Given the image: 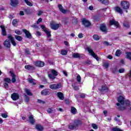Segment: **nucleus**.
I'll return each instance as SVG.
<instances>
[{"label":"nucleus","instance_id":"4d7b16f0","mask_svg":"<svg viewBox=\"0 0 131 131\" xmlns=\"http://www.w3.org/2000/svg\"><path fill=\"white\" fill-rule=\"evenodd\" d=\"M124 71H125L124 69L121 68L119 70V73H123L124 72Z\"/></svg>","mask_w":131,"mask_h":131},{"label":"nucleus","instance_id":"ddd939ff","mask_svg":"<svg viewBox=\"0 0 131 131\" xmlns=\"http://www.w3.org/2000/svg\"><path fill=\"white\" fill-rule=\"evenodd\" d=\"M100 29L102 32H104V33H107V32H108V29L105 24L100 25Z\"/></svg>","mask_w":131,"mask_h":131},{"label":"nucleus","instance_id":"680f3d73","mask_svg":"<svg viewBox=\"0 0 131 131\" xmlns=\"http://www.w3.org/2000/svg\"><path fill=\"white\" fill-rule=\"evenodd\" d=\"M80 98H81V99H84V98H85V94H81L80 95Z\"/></svg>","mask_w":131,"mask_h":131},{"label":"nucleus","instance_id":"79ce46f5","mask_svg":"<svg viewBox=\"0 0 131 131\" xmlns=\"http://www.w3.org/2000/svg\"><path fill=\"white\" fill-rule=\"evenodd\" d=\"M72 23L73 24H74V25H76V24L78 23V19L77 18H74L73 19Z\"/></svg>","mask_w":131,"mask_h":131},{"label":"nucleus","instance_id":"6e6d98bb","mask_svg":"<svg viewBox=\"0 0 131 131\" xmlns=\"http://www.w3.org/2000/svg\"><path fill=\"white\" fill-rule=\"evenodd\" d=\"M103 66L104 67H105V68L107 69V68H108L109 67V63H108L107 62H105L103 63Z\"/></svg>","mask_w":131,"mask_h":131},{"label":"nucleus","instance_id":"39448f33","mask_svg":"<svg viewBox=\"0 0 131 131\" xmlns=\"http://www.w3.org/2000/svg\"><path fill=\"white\" fill-rule=\"evenodd\" d=\"M51 73H52L53 75L52 74H48V77L50 79L54 80V79L56 78V76H57L58 75V72H57L55 70H52Z\"/></svg>","mask_w":131,"mask_h":131},{"label":"nucleus","instance_id":"aec40b11","mask_svg":"<svg viewBox=\"0 0 131 131\" xmlns=\"http://www.w3.org/2000/svg\"><path fill=\"white\" fill-rule=\"evenodd\" d=\"M74 123L76 127H77L82 124V121L80 120H75L74 121Z\"/></svg>","mask_w":131,"mask_h":131},{"label":"nucleus","instance_id":"5701e85b","mask_svg":"<svg viewBox=\"0 0 131 131\" xmlns=\"http://www.w3.org/2000/svg\"><path fill=\"white\" fill-rule=\"evenodd\" d=\"M25 68L27 69V70H35V68L33 66L26 65L25 66Z\"/></svg>","mask_w":131,"mask_h":131},{"label":"nucleus","instance_id":"864d4df0","mask_svg":"<svg viewBox=\"0 0 131 131\" xmlns=\"http://www.w3.org/2000/svg\"><path fill=\"white\" fill-rule=\"evenodd\" d=\"M40 28H41V29H42V30H43V31L44 32H45L46 31H47V28L46 27V26H45L41 25L40 26Z\"/></svg>","mask_w":131,"mask_h":131},{"label":"nucleus","instance_id":"2f4dec72","mask_svg":"<svg viewBox=\"0 0 131 131\" xmlns=\"http://www.w3.org/2000/svg\"><path fill=\"white\" fill-rule=\"evenodd\" d=\"M124 104L127 107H130V101L128 100V99L124 100Z\"/></svg>","mask_w":131,"mask_h":131},{"label":"nucleus","instance_id":"603ef678","mask_svg":"<svg viewBox=\"0 0 131 131\" xmlns=\"http://www.w3.org/2000/svg\"><path fill=\"white\" fill-rule=\"evenodd\" d=\"M37 103H39V104H43V105L46 104V102L45 101L41 100L40 99L37 100Z\"/></svg>","mask_w":131,"mask_h":131},{"label":"nucleus","instance_id":"bf43d9fd","mask_svg":"<svg viewBox=\"0 0 131 131\" xmlns=\"http://www.w3.org/2000/svg\"><path fill=\"white\" fill-rule=\"evenodd\" d=\"M32 27L34 28V29H37L38 28V26L36 24L32 25Z\"/></svg>","mask_w":131,"mask_h":131},{"label":"nucleus","instance_id":"13d9d810","mask_svg":"<svg viewBox=\"0 0 131 131\" xmlns=\"http://www.w3.org/2000/svg\"><path fill=\"white\" fill-rule=\"evenodd\" d=\"M41 22H42V19L40 17L37 21V24H39Z\"/></svg>","mask_w":131,"mask_h":131},{"label":"nucleus","instance_id":"37998d69","mask_svg":"<svg viewBox=\"0 0 131 131\" xmlns=\"http://www.w3.org/2000/svg\"><path fill=\"white\" fill-rule=\"evenodd\" d=\"M115 55L117 57H119L121 55V52H120V50L118 49L116 51Z\"/></svg>","mask_w":131,"mask_h":131},{"label":"nucleus","instance_id":"412c9836","mask_svg":"<svg viewBox=\"0 0 131 131\" xmlns=\"http://www.w3.org/2000/svg\"><path fill=\"white\" fill-rule=\"evenodd\" d=\"M58 9H59L60 12L62 13V14H66V13H67V10L63 9V6H62V5L58 4Z\"/></svg>","mask_w":131,"mask_h":131},{"label":"nucleus","instance_id":"6e6552de","mask_svg":"<svg viewBox=\"0 0 131 131\" xmlns=\"http://www.w3.org/2000/svg\"><path fill=\"white\" fill-rule=\"evenodd\" d=\"M125 98L122 96H119L117 98V101L119 103H116L117 106H120L121 105H124Z\"/></svg>","mask_w":131,"mask_h":131},{"label":"nucleus","instance_id":"f3484780","mask_svg":"<svg viewBox=\"0 0 131 131\" xmlns=\"http://www.w3.org/2000/svg\"><path fill=\"white\" fill-rule=\"evenodd\" d=\"M99 91H100V92L101 93H104V92L108 93V92H109V88H108V87L106 85H102L101 89H99Z\"/></svg>","mask_w":131,"mask_h":131},{"label":"nucleus","instance_id":"7c9ffc66","mask_svg":"<svg viewBox=\"0 0 131 131\" xmlns=\"http://www.w3.org/2000/svg\"><path fill=\"white\" fill-rule=\"evenodd\" d=\"M60 54L62 56H66L67 54H68V51H67L66 50H61Z\"/></svg>","mask_w":131,"mask_h":131},{"label":"nucleus","instance_id":"a878e982","mask_svg":"<svg viewBox=\"0 0 131 131\" xmlns=\"http://www.w3.org/2000/svg\"><path fill=\"white\" fill-rule=\"evenodd\" d=\"M57 97L59 99V100H64V94L62 92H58L57 93Z\"/></svg>","mask_w":131,"mask_h":131},{"label":"nucleus","instance_id":"774afa93","mask_svg":"<svg viewBox=\"0 0 131 131\" xmlns=\"http://www.w3.org/2000/svg\"><path fill=\"white\" fill-rule=\"evenodd\" d=\"M127 75L129 77V78H131V70H130L129 73H127Z\"/></svg>","mask_w":131,"mask_h":131},{"label":"nucleus","instance_id":"2eb2a0df","mask_svg":"<svg viewBox=\"0 0 131 131\" xmlns=\"http://www.w3.org/2000/svg\"><path fill=\"white\" fill-rule=\"evenodd\" d=\"M18 4H19L18 0H10V5L13 8H17Z\"/></svg>","mask_w":131,"mask_h":131},{"label":"nucleus","instance_id":"393cba45","mask_svg":"<svg viewBox=\"0 0 131 131\" xmlns=\"http://www.w3.org/2000/svg\"><path fill=\"white\" fill-rule=\"evenodd\" d=\"M80 55L82 54H80L78 53H73L72 57L74 58L80 59V58H81V56H80Z\"/></svg>","mask_w":131,"mask_h":131},{"label":"nucleus","instance_id":"8fccbe9b","mask_svg":"<svg viewBox=\"0 0 131 131\" xmlns=\"http://www.w3.org/2000/svg\"><path fill=\"white\" fill-rule=\"evenodd\" d=\"M24 11L25 13L27 14V15H30L31 14V12L29 9H25Z\"/></svg>","mask_w":131,"mask_h":131},{"label":"nucleus","instance_id":"5fc2aeb1","mask_svg":"<svg viewBox=\"0 0 131 131\" xmlns=\"http://www.w3.org/2000/svg\"><path fill=\"white\" fill-rule=\"evenodd\" d=\"M1 116L3 117V118H7V117H8V114L7 113H2Z\"/></svg>","mask_w":131,"mask_h":131},{"label":"nucleus","instance_id":"b1692460","mask_svg":"<svg viewBox=\"0 0 131 131\" xmlns=\"http://www.w3.org/2000/svg\"><path fill=\"white\" fill-rule=\"evenodd\" d=\"M35 128H36V129H37V130H38V131L43 130V127L39 124H36Z\"/></svg>","mask_w":131,"mask_h":131},{"label":"nucleus","instance_id":"7ed1b4c3","mask_svg":"<svg viewBox=\"0 0 131 131\" xmlns=\"http://www.w3.org/2000/svg\"><path fill=\"white\" fill-rule=\"evenodd\" d=\"M86 49L89 53L91 54V56L94 58V59H96V60L97 61H100V58H99L98 55H97L96 53L94 52V51L91 49V46H88Z\"/></svg>","mask_w":131,"mask_h":131},{"label":"nucleus","instance_id":"09e8293b","mask_svg":"<svg viewBox=\"0 0 131 131\" xmlns=\"http://www.w3.org/2000/svg\"><path fill=\"white\" fill-rule=\"evenodd\" d=\"M91 126L94 129H98V125H97L96 124L92 123Z\"/></svg>","mask_w":131,"mask_h":131},{"label":"nucleus","instance_id":"a18cd8bd","mask_svg":"<svg viewBox=\"0 0 131 131\" xmlns=\"http://www.w3.org/2000/svg\"><path fill=\"white\" fill-rule=\"evenodd\" d=\"M76 80L78 82L80 83L81 82V77H80V75H78L76 77Z\"/></svg>","mask_w":131,"mask_h":131},{"label":"nucleus","instance_id":"a19ab883","mask_svg":"<svg viewBox=\"0 0 131 131\" xmlns=\"http://www.w3.org/2000/svg\"><path fill=\"white\" fill-rule=\"evenodd\" d=\"M112 131H123L120 128H117V127H113L112 128Z\"/></svg>","mask_w":131,"mask_h":131},{"label":"nucleus","instance_id":"6ab92c4d","mask_svg":"<svg viewBox=\"0 0 131 131\" xmlns=\"http://www.w3.org/2000/svg\"><path fill=\"white\" fill-rule=\"evenodd\" d=\"M0 28L2 29V34L3 36H7V31L4 26L1 25Z\"/></svg>","mask_w":131,"mask_h":131},{"label":"nucleus","instance_id":"49530a36","mask_svg":"<svg viewBox=\"0 0 131 131\" xmlns=\"http://www.w3.org/2000/svg\"><path fill=\"white\" fill-rule=\"evenodd\" d=\"M118 109L120 111H123V110H126V107H125V106H120Z\"/></svg>","mask_w":131,"mask_h":131},{"label":"nucleus","instance_id":"a211bd4d","mask_svg":"<svg viewBox=\"0 0 131 131\" xmlns=\"http://www.w3.org/2000/svg\"><path fill=\"white\" fill-rule=\"evenodd\" d=\"M29 122L34 125V123H35V119L33 118V115H31L29 116Z\"/></svg>","mask_w":131,"mask_h":131},{"label":"nucleus","instance_id":"58836bf2","mask_svg":"<svg viewBox=\"0 0 131 131\" xmlns=\"http://www.w3.org/2000/svg\"><path fill=\"white\" fill-rule=\"evenodd\" d=\"M24 1L26 3V4L27 5V6H29V7H32V6H33V4L31 3V2H29L28 0H24Z\"/></svg>","mask_w":131,"mask_h":131},{"label":"nucleus","instance_id":"f257e3e1","mask_svg":"<svg viewBox=\"0 0 131 131\" xmlns=\"http://www.w3.org/2000/svg\"><path fill=\"white\" fill-rule=\"evenodd\" d=\"M9 73L12 77L11 80L10 78H5L3 79V81L4 82L3 85L4 88H5L6 90H8V89H9V83H11V82H12V83H15L16 80V75L15 74V73H14L12 71H10L9 72Z\"/></svg>","mask_w":131,"mask_h":131},{"label":"nucleus","instance_id":"052dcab7","mask_svg":"<svg viewBox=\"0 0 131 131\" xmlns=\"http://www.w3.org/2000/svg\"><path fill=\"white\" fill-rule=\"evenodd\" d=\"M47 112L49 114H51L52 112H53V110H52L51 108H48L47 110Z\"/></svg>","mask_w":131,"mask_h":131},{"label":"nucleus","instance_id":"ea45409f","mask_svg":"<svg viewBox=\"0 0 131 131\" xmlns=\"http://www.w3.org/2000/svg\"><path fill=\"white\" fill-rule=\"evenodd\" d=\"M72 87L73 88L74 91H78L79 90V88L77 85H75V83H73L72 84Z\"/></svg>","mask_w":131,"mask_h":131},{"label":"nucleus","instance_id":"f704fd0d","mask_svg":"<svg viewBox=\"0 0 131 131\" xmlns=\"http://www.w3.org/2000/svg\"><path fill=\"white\" fill-rule=\"evenodd\" d=\"M93 38L94 39V40H100V36L95 34L93 36Z\"/></svg>","mask_w":131,"mask_h":131},{"label":"nucleus","instance_id":"72a5a7b5","mask_svg":"<svg viewBox=\"0 0 131 131\" xmlns=\"http://www.w3.org/2000/svg\"><path fill=\"white\" fill-rule=\"evenodd\" d=\"M93 19L96 22H97L98 21H100V20H101V17L99 15H96L94 17Z\"/></svg>","mask_w":131,"mask_h":131},{"label":"nucleus","instance_id":"473e14b6","mask_svg":"<svg viewBox=\"0 0 131 131\" xmlns=\"http://www.w3.org/2000/svg\"><path fill=\"white\" fill-rule=\"evenodd\" d=\"M12 25L15 27L18 26V20H17V19H14L12 20Z\"/></svg>","mask_w":131,"mask_h":131},{"label":"nucleus","instance_id":"9b49d317","mask_svg":"<svg viewBox=\"0 0 131 131\" xmlns=\"http://www.w3.org/2000/svg\"><path fill=\"white\" fill-rule=\"evenodd\" d=\"M60 26H61V24H55L54 21L50 23V27L53 30H58Z\"/></svg>","mask_w":131,"mask_h":131},{"label":"nucleus","instance_id":"9d476101","mask_svg":"<svg viewBox=\"0 0 131 131\" xmlns=\"http://www.w3.org/2000/svg\"><path fill=\"white\" fill-rule=\"evenodd\" d=\"M41 96H50L52 94L51 90L50 89H46L42 90L40 93Z\"/></svg>","mask_w":131,"mask_h":131},{"label":"nucleus","instance_id":"338daca9","mask_svg":"<svg viewBox=\"0 0 131 131\" xmlns=\"http://www.w3.org/2000/svg\"><path fill=\"white\" fill-rule=\"evenodd\" d=\"M19 15L20 16H24V11H19Z\"/></svg>","mask_w":131,"mask_h":131},{"label":"nucleus","instance_id":"20e7f679","mask_svg":"<svg viewBox=\"0 0 131 131\" xmlns=\"http://www.w3.org/2000/svg\"><path fill=\"white\" fill-rule=\"evenodd\" d=\"M112 25H114L116 28H120V25L118 21H116L114 19L110 20L108 23L109 26H112Z\"/></svg>","mask_w":131,"mask_h":131},{"label":"nucleus","instance_id":"f03ea898","mask_svg":"<svg viewBox=\"0 0 131 131\" xmlns=\"http://www.w3.org/2000/svg\"><path fill=\"white\" fill-rule=\"evenodd\" d=\"M7 37L8 39H6L3 42V45L5 48H6V49H11V43L13 47L17 46V43H16L15 39H14V37H13L12 35L8 34Z\"/></svg>","mask_w":131,"mask_h":131},{"label":"nucleus","instance_id":"0e129e2a","mask_svg":"<svg viewBox=\"0 0 131 131\" xmlns=\"http://www.w3.org/2000/svg\"><path fill=\"white\" fill-rule=\"evenodd\" d=\"M78 37L79 38H82L83 37V34L82 33H79L78 34Z\"/></svg>","mask_w":131,"mask_h":131},{"label":"nucleus","instance_id":"4468645a","mask_svg":"<svg viewBox=\"0 0 131 131\" xmlns=\"http://www.w3.org/2000/svg\"><path fill=\"white\" fill-rule=\"evenodd\" d=\"M11 98L12 99L13 101H17V100H19L20 96L18 93H13L12 94H11Z\"/></svg>","mask_w":131,"mask_h":131},{"label":"nucleus","instance_id":"c85d7f7f","mask_svg":"<svg viewBox=\"0 0 131 131\" xmlns=\"http://www.w3.org/2000/svg\"><path fill=\"white\" fill-rule=\"evenodd\" d=\"M27 80L29 83H32L33 85H36V82H34L33 78H28Z\"/></svg>","mask_w":131,"mask_h":131},{"label":"nucleus","instance_id":"e2e57ef3","mask_svg":"<svg viewBox=\"0 0 131 131\" xmlns=\"http://www.w3.org/2000/svg\"><path fill=\"white\" fill-rule=\"evenodd\" d=\"M25 53L27 54V55L30 54V51H29V50L25 49Z\"/></svg>","mask_w":131,"mask_h":131},{"label":"nucleus","instance_id":"dca6fc26","mask_svg":"<svg viewBox=\"0 0 131 131\" xmlns=\"http://www.w3.org/2000/svg\"><path fill=\"white\" fill-rule=\"evenodd\" d=\"M35 66H36V67H43V66H45V62L37 60L35 62Z\"/></svg>","mask_w":131,"mask_h":131},{"label":"nucleus","instance_id":"c9c22d12","mask_svg":"<svg viewBox=\"0 0 131 131\" xmlns=\"http://www.w3.org/2000/svg\"><path fill=\"white\" fill-rule=\"evenodd\" d=\"M45 32L46 33V35L48 38H50V37L52 36V34H51V31L47 30Z\"/></svg>","mask_w":131,"mask_h":131},{"label":"nucleus","instance_id":"e433bc0d","mask_svg":"<svg viewBox=\"0 0 131 131\" xmlns=\"http://www.w3.org/2000/svg\"><path fill=\"white\" fill-rule=\"evenodd\" d=\"M69 128L71 130H74V129H76V126L75 125H69Z\"/></svg>","mask_w":131,"mask_h":131},{"label":"nucleus","instance_id":"1a4fd4ad","mask_svg":"<svg viewBox=\"0 0 131 131\" xmlns=\"http://www.w3.org/2000/svg\"><path fill=\"white\" fill-rule=\"evenodd\" d=\"M49 88L51 90H58L62 88V84L61 83H58L57 84H52L49 85Z\"/></svg>","mask_w":131,"mask_h":131},{"label":"nucleus","instance_id":"0eeeda50","mask_svg":"<svg viewBox=\"0 0 131 131\" xmlns=\"http://www.w3.org/2000/svg\"><path fill=\"white\" fill-rule=\"evenodd\" d=\"M121 6L123 10H128L129 9V3L126 1H122Z\"/></svg>","mask_w":131,"mask_h":131},{"label":"nucleus","instance_id":"f8f14e48","mask_svg":"<svg viewBox=\"0 0 131 131\" xmlns=\"http://www.w3.org/2000/svg\"><path fill=\"white\" fill-rule=\"evenodd\" d=\"M23 32L25 33L27 38H29V39H31V38H32V35H31V33L29 31L26 29H23Z\"/></svg>","mask_w":131,"mask_h":131},{"label":"nucleus","instance_id":"4be33fe9","mask_svg":"<svg viewBox=\"0 0 131 131\" xmlns=\"http://www.w3.org/2000/svg\"><path fill=\"white\" fill-rule=\"evenodd\" d=\"M114 10L115 12H117V13H119V14H122L123 13V11H122V9L119 7V6H117L115 7Z\"/></svg>","mask_w":131,"mask_h":131},{"label":"nucleus","instance_id":"69168bd1","mask_svg":"<svg viewBox=\"0 0 131 131\" xmlns=\"http://www.w3.org/2000/svg\"><path fill=\"white\" fill-rule=\"evenodd\" d=\"M43 13V12L42 11H39L38 12L37 15H38V16H41V15H42V13Z\"/></svg>","mask_w":131,"mask_h":131},{"label":"nucleus","instance_id":"3c124183","mask_svg":"<svg viewBox=\"0 0 131 131\" xmlns=\"http://www.w3.org/2000/svg\"><path fill=\"white\" fill-rule=\"evenodd\" d=\"M124 27H126V28H129V25L128 24V23L125 22L123 24Z\"/></svg>","mask_w":131,"mask_h":131},{"label":"nucleus","instance_id":"c03bdc74","mask_svg":"<svg viewBox=\"0 0 131 131\" xmlns=\"http://www.w3.org/2000/svg\"><path fill=\"white\" fill-rule=\"evenodd\" d=\"M30 100V98H29V97H28V96L26 95L25 97V101L26 103H29Z\"/></svg>","mask_w":131,"mask_h":131},{"label":"nucleus","instance_id":"de8ad7c7","mask_svg":"<svg viewBox=\"0 0 131 131\" xmlns=\"http://www.w3.org/2000/svg\"><path fill=\"white\" fill-rule=\"evenodd\" d=\"M14 32L15 33H16L17 35H21V34H22V32H21V31L19 30H15Z\"/></svg>","mask_w":131,"mask_h":131},{"label":"nucleus","instance_id":"c756f323","mask_svg":"<svg viewBox=\"0 0 131 131\" xmlns=\"http://www.w3.org/2000/svg\"><path fill=\"white\" fill-rule=\"evenodd\" d=\"M14 37L16 40H18V41H22V39H23V38L21 36L15 35H14Z\"/></svg>","mask_w":131,"mask_h":131},{"label":"nucleus","instance_id":"bb28decb","mask_svg":"<svg viewBox=\"0 0 131 131\" xmlns=\"http://www.w3.org/2000/svg\"><path fill=\"white\" fill-rule=\"evenodd\" d=\"M99 3L102 4V5H105V6H108L109 5L108 0H97Z\"/></svg>","mask_w":131,"mask_h":131},{"label":"nucleus","instance_id":"423d86ee","mask_svg":"<svg viewBox=\"0 0 131 131\" xmlns=\"http://www.w3.org/2000/svg\"><path fill=\"white\" fill-rule=\"evenodd\" d=\"M82 24L84 27L89 28L92 25V23L90 20L86 19L85 18H83L81 20Z\"/></svg>","mask_w":131,"mask_h":131},{"label":"nucleus","instance_id":"4c0bfd02","mask_svg":"<svg viewBox=\"0 0 131 131\" xmlns=\"http://www.w3.org/2000/svg\"><path fill=\"white\" fill-rule=\"evenodd\" d=\"M25 92L27 95H28V96H32L33 95L32 92H31V91H30L29 89H26Z\"/></svg>","mask_w":131,"mask_h":131},{"label":"nucleus","instance_id":"cd10ccee","mask_svg":"<svg viewBox=\"0 0 131 131\" xmlns=\"http://www.w3.org/2000/svg\"><path fill=\"white\" fill-rule=\"evenodd\" d=\"M71 112L72 114L75 115L77 113V110L74 107V106H71Z\"/></svg>","mask_w":131,"mask_h":131}]
</instances>
